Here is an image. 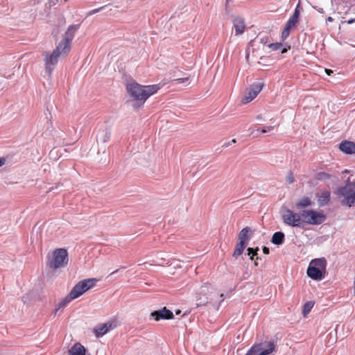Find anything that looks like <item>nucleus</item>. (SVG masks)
Wrapping results in <instances>:
<instances>
[{
    "instance_id": "1",
    "label": "nucleus",
    "mask_w": 355,
    "mask_h": 355,
    "mask_svg": "<svg viewBox=\"0 0 355 355\" xmlns=\"http://www.w3.org/2000/svg\"><path fill=\"white\" fill-rule=\"evenodd\" d=\"M78 29V25H71L65 32L62 40L56 46L52 53L45 52L44 64L46 71L51 74L62 55H66L71 49V42L75 33Z\"/></svg>"
},
{
    "instance_id": "2",
    "label": "nucleus",
    "mask_w": 355,
    "mask_h": 355,
    "mask_svg": "<svg viewBox=\"0 0 355 355\" xmlns=\"http://www.w3.org/2000/svg\"><path fill=\"white\" fill-rule=\"evenodd\" d=\"M126 91L132 102V106L137 110L143 107L146 100L160 89L159 85H141L137 82L126 84Z\"/></svg>"
},
{
    "instance_id": "3",
    "label": "nucleus",
    "mask_w": 355,
    "mask_h": 355,
    "mask_svg": "<svg viewBox=\"0 0 355 355\" xmlns=\"http://www.w3.org/2000/svg\"><path fill=\"white\" fill-rule=\"evenodd\" d=\"M327 261L324 258L312 260L307 268V275L314 280L322 279L326 274Z\"/></svg>"
},
{
    "instance_id": "4",
    "label": "nucleus",
    "mask_w": 355,
    "mask_h": 355,
    "mask_svg": "<svg viewBox=\"0 0 355 355\" xmlns=\"http://www.w3.org/2000/svg\"><path fill=\"white\" fill-rule=\"evenodd\" d=\"M68 261L69 255L67 250L64 248H57L49 257L48 265L51 268L55 270L65 267Z\"/></svg>"
},
{
    "instance_id": "5",
    "label": "nucleus",
    "mask_w": 355,
    "mask_h": 355,
    "mask_svg": "<svg viewBox=\"0 0 355 355\" xmlns=\"http://www.w3.org/2000/svg\"><path fill=\"white\" fill-rule=\"evenodd\" d=\"M338 194L343 197L341 204L351 207L355 205V182H347L338 190Z\"/></svg>"
},
{
    "instance_id": "6",
    "label": "nucleus",
    "mask_w": 355,
    "mask_h": 355,
    "mask_svg": "<svg viewBox=\"0 0 355 355\" xmlns=\"http://www.w3.org/2000/svg\"><path fill=\"white\" fill-rule=\"evenodd\" d=\"M303 225L308 224L318 225L326 220V216L322 211H318L313 209H304L302 211Z\"/></svg>"
},
{
    "instance_id": "7",
    "label": "nucleus",
    "mask_w": 355,
    "mask_h": 355,
    "mask_svg": "<svg viewBox=\"0 0 355 355\" xmlns=\"http://www.w3.org/2000/svg\"><path fill=\"white\" fill-rule=\"evenodd\" d=\"M282 217L283 222L287 225L298 227H303L302 212L298 214L288 208H285L282 211Z\"/></svg>"
},
{
    "instance_id": "8",
    "label": "nucleus",
    "mask_w": 355,
    "mask_h": 355,
    "mask_svg": "<svg viewBox=\"0 0 355 355\" xmlns=\"http://www.w3.org/2000/svg\"><path fill=\"white\" fill-rule=\"evenodd\" d=\"M302 10V8L300 6V3H298L295 9L294 13L287 21L282 33V38L283 40H286L288 37L292 29H294L297 27L299 23V17Z\"/></svg>"
},
{
    "instance_id": "9",
    "label": "nucleus",
    "mask_w": 355,
    "mask_h": 355,
    "mask_svg": "<svg viewBox=\"0 0 355 355\" xmlns=\"http://www.w3.org/2000/svg\"><path fill=\"white\" fill-rule=\"evenodd\" d=\"M268 349H263L261 344L254 345L245 355H268L276 349V346L273 342H269L268 344Z\"/></svg>"
},
{
    "instance_id": "10",
    "label": "nucleus",
    "mask_w": 355,
    "mask_h": 355,
    "mask_svg": "<svg viewBox=\"0 0 355 355\" xmlns=\"http://www.w3.org/2000/svg\"><path fill=\"white\" fill-rule=\"evenodd\" d=\"M262 83H257L251 85L248 89V91L245 96L243 97L242 102L243 103H248L251 102L260 93V92L262 90Z\"/></svg>"
},
{
    "instance_id": "11",
    "label": "nucleus",
    "mask_w": 355,
    "mask_h": 355,
    "mask_svg": "<svg viewBox=\"0 0 355 355\" xmlns=\"http://www.w3.org/2000/svg\"><path fill=\"white\" fill-rule=\"evenodd\" d=\"M116 327V321H109L103 324H100L94 329L93 331L96 338H101Z\"/></svg>"
},
{
    "instance_id": "12",
    "label": "nucleus",
    "mask_w": 355,
    "mask_h": 355,
    "mask_svg": "<svg viewBox=\"0 0 355 355\" xmlns=\"http://www.w3.org/2000/svg\"><path fill=\"white\" fill-rule=\"evenodd\" d=\"M150 318H153L155 321L160 320H171L174 318L173 312L166 307L160 310L154 311L150 313Z\"/></svg>"
},
{
    "instance_id": "13",
    "label": "nucleus",
    "mask_w": 355,
    "mask_h": 355,
    "mask_svg": "<svg viewBox=\"0 0 355 355\" xmlns=\"http://www.w3.org/2000/svg\"><path fill=\"white\" fill-rule=\"evenodd\" d=\"M209 284L207 283L202 285L200 291L196 294V305L198 306H204L208 302Z\"/></svg>"
},
{
    "instance_id": "14",
    "label": "nucleus",
    "mask_w": 355,
    "mask_h": 355,
    "mask_svg": "<svg viewBox=\"0 0 355 355\" xmlns=\"http://www.w3.org/2000/svg\"><path fill=\"white\" fill-rule=\"evenodd\" d=\"M233 25L235 28L236 35H242L246 28L243 19L239 17H236L233 19Z\"/></svg>"
},
{
    "instance_id": "15",
    "label": "nucleus",
    "mask_w": 355,
    "mask_h": 355,
    "mask_svg": "<svg viewBox=\"0 0 355 355\" xmlns=\"http://www.w3.org/2000/svg\"><path fill=\"white\" fill-rule=\"evenodd\" d=\"M252 235V230L249 227H245L239 233V241L248 245Z\"/></svg>"
},
{
    "instance_id": "16",
    "label": "nucleus",
    "mask_w": 355,
    "mask_h": 355,
    "mask_svg": "<svg viewBox=\"0 0 355 355\" xmlns=\"http://www.w3.org/2000/svg\"><path fill=\"white\" fill-rule=\"evenodd\" d=\"M340 150L346 154L355 153V144L352 141H344L339 145Z\"/></svg>"
},
{
    "instance_id": "17",
    "label": "nucleus",
    "mask_w": 355,
    "mask_h": 355,
    "mask_svg": "<svg viewBox=\"0 0 355 355\" xmlns=\"http://www.w3.org/2000/svg\"><path fill=\"white\" fill-rule=\"evenodd\" d=\"M97 281L98 280L95 278H89L80 281L78 283L80 284L83 292L85 293L93 288L96 285Z\"/></svg>"
},
{
    "instance_id": "18",
    "label": "nucleus",
    "mask_w": 355,
    "mask_h": 355,
    "mask_svg": "<svg viewBox=\"0 0 355 355\" xmlns=\"http://www.w3.org/2000/svg\"><path fill=\"white\" fill-rule=\"evenodd\" d=\"M111 132L108 128H103L98 130L97 141L101 143H107L110 141Z\"/></svg>"
},
{
    "instance_id": "19",
    "label": "nucleus",
    "mask_w": 355,
    "mask_h": 355,
    "mask_svg": "<svg viewBox=\"0 0 355 355\" xmlns=\"http://www.w3.org/2000/svg\"><path fill=\"white\" fill-rule=\"evenodd\" d=\"M85 348L80 343H75L69 350V355H85Z\"/></svg>"
},
{
    "instance_id": "20",
    "label": "nucleus",
    "mask_w": 355,
    "mask_h": 355,
    "mask_svg": "<svg viewBox=\"0 0 355 355\" xmlns=\"http://www.w3.org/2000/svg\"><path fill=\"white\" fill-rule=\"evenodd\" d=\"M330 201V192L329 191H323L318 196V202L320 206H324Z\"/></svg>"
},
{
    "instance_id": "21",
    "label": "nucleus",
    "mask_w": 355,
    "mask_h": 355,
    "mask_svg": "<svg viewBox=\"0 0 355 355\" xmlns=\"http://www.w3.org/2000/svg\"><path fill=\"white\" fill-rule=\"evenodd\" d=\"M85 293L83 292V289L81 288V286H80V284L78 282L71 290L70 293H69L70 295V297L73 298V300H75L82 295H83Z\"/></svg>"
},
{
    "instance_id": "22",
    "label": "nucleus",
    "mask_w": 355,
    "mask_h": 355,
    "mask_svg": "<svg viewBox=\"0 0 355 355\" xmlns=\"http://www.w3.org/2000/svg\"><path fill=\"white\" fill-rule=\"evenodd\" d=\"M73 300V298L70 297V295L68 294L65 297H64L56 306L54 313L56 314L57 312L62 309L63 310L64 308L71 302Z\"/></svg>"
},
{
    "instance_id": "23",
    "label": "nucleus",
    "mask_w": 355,
    "mask_h": 355,
    "mask_svg": "<svg viewBox=\"0 0 355 355\" xmlns=\"http://www.w3.org/2000/svg\"><path fill=\"white\" fill-rule=\"evenodd\" d=\"M312 205V201L309 197H303L296 204L297 209H302L310 207Z\"/></svg>"
},
{
    "instance_id": "24",
    "label": "nucleus",
    "mask_w": 355,
    "mask_h": 355,
    "mask_svg": "<svg viewBox=\"0 0 355 355\" xmlns=\"http://www.w3.org/2000/svg\"><path fill=\"white\" fill-rule=\"evenodd\" d=\"M284 241V234L282 232H275L272 237L271 242L275 245H281Z\"/></svg>"
},
{
    "instance_id": "25",
    "label": "nucleus",
    "mask_w": 355,
    "mask_h": 355,
    "mask_svg": "<svg viewBox=\"0 0 355 355\" xmlns=\"http://www.w3.org/2000/svg\"><path fill=\"white\" fill-rule=\"evenodd\" d=\"M246 246V244L239 241L236 243L234 251L232 254L233 257L237 259L240 255H241Z\"/></svg>"
},
{
    "instance_id": "26",
    "label": "nucleus",
    "mask_w": 355,
    "mask_h": 355,
    "mask_svg": "<svg viewBox=\"0 0 355 355\" xmlns=\"http://www.w3.org/2000/svg\"><path fill=\"white\" fill-rule=\"evenodd\" d=\"M313 302L309 301V302H307L306 303H305L303 306V309H302V313H303V315L305 317L311 311V309L313 308Z\"/></svg>"
},
{
    "instance_id": "27",
    "label": "nucleus",
    "mask_w": 355,
    "mask_h": 355,
    "mask_svg": "<svg viewBox=\"0 0 355 355\" xmlns=\"http://www.w3.org/2000/svg\"><path fill=\"white\" fill-rule=\"evenodd\" d=\"M258 251H259V248L258 247H257L256 248H248V254L249 256H250V258L251 260H253L254 256L257 255V252Z\"/></svg>"
},
{
    "instance_id": "28",
    "label": "nucleus",
    "mask_w": 355,
    "mask_h": 355,
    "mask_svg": "<svg viewBox=\"0 0 355 355\" xmlns=\"http://www.w3.org/2000/svg\"><path fill=\"white\" fill-rule=\"evenodd\" d=\"M331 178V175L325 172H320L318 173L317 178L319 180H325L329 179Z\"/></svg>"
},
{
    "instance_id": "29",
    "label": "nucleus",
    "mask_w": 355,
    "mask_h": 355,
    "mask_svg": "<svg viewBox=\"0 0 355 355\" xmlns=\"http://www.w3.org/2000/svg\"><path fill=\"white\" fill-rule=\"evenodd\" d=\"M294 181H295V178H294L293 173L292 172H290L286 177V182L288 184H292L293 182H294Z\"/></svg>"
},
{
    "instance_id": "30",
    "label": "nucleus",
    "mask_w": 355,
    "mask_h": 355,
    "mask_svg": "<svg viewBox=\"0 0 355 355\" xmlns=\"http://www.w3.org/2000/svg\"><path fill=\"white\" fill-rule=\"evenodd\" d=\"M282 44L281 43H275V44H270L269 45V47L274 51L278 50L281 48Z\"/></svg>"
},
{
    "instance_id": "31",
    "label": "nucleus",
    "mask_w": 355,
    "mask_h": 355,
    "mask_svg": "<svg viewBox=\"0 0 355 355\" xmlns=\"http://www.w3.org/2000/svg\"><path fill=\"white\" fill-rule=\"evenodd\" d=\"M261 134V129L257 128L256 129H253L252 131H251V135L254 137H258Z\"/></svg>"
},
{
    "instance_id": "32",
    "label": "nucleus",
    "mask_w": 355,
    "mask_h": 355,
    "mask_svg": "<svg viewBox=\"0 0 355 355\" xmlns=\"http://www.w3.org/2000/svg\"><path fill=\"white\" fill-rule=\"evenodd\" d=\"M189 80V78H177L175 79L173 81L175 82L178 84L183 83L184 82H187Z\"/></svg>"
},
{
    "instance_id": "33",
    "label": "nucleus",
    "mask_w": 355,
    "mask_h": 355,
    "mask_svg": "<svg viewBox=\"0 0 355 355\" xmlns=\"http://www.w3.org/2000/svg\"><path fill=\"white\" fill-rule=\"evenodd\" d=\"M104 8H105V6H101V7H100L98 8L94 9V10H91L89 12V15H94L95 13H97V12H100L101 10H102Z\"/></svg>"
},
{
    "instance_id": "34",
    "label": "nucleus",
    "mask_w": 355,
    "mask_h": 355,
    "mask_svg": "<svg viewBox=\"0 0 355 355\" xmlns=\"http://www.w3.org/2000/svg\"><path fill=\"white\" fill-rule=\"evenodd\" d=\"M274 129L273 126H268L265 128L261 129V133H266L268 131H271Z\"/></svg>"
},
{
    "instance_id": "35",
    "label": "nucleus",
    "mask_w": 355,
    "mask_h": 355,
    "mask_svg": "<svg viewBox=\"0 0 355 355\" xmlns=\"http://www.w3.org/2000/svg\"><path fill=\"white\" fill-rule=\"evenodd\" d=\"M268 343H261V348L263 349H268V345L267 344Z\"/></svg>"
},
{
    "instance_id": "36",
    "label": "nucleus",
    "mask_w": 355,
    "mask_h": 355,
    "mask_svg": "<svg viewBox=\"0 0 355 355\" xmlns=\"http://www.w3.org/2000/svg\"><path fill=\"white\" fill-rule=\"evenodd\" d=\"M263 252L264 254H269V248H267V247H263Z\"/></svg>"
},
{
    "instance_id": "37",
    "label": "nucleus",
    "mask_w": 355,
    "mask_h": 355,
    "mask_svg": "<svg viewBox=\"0 0 355 355\" xmlns=\"http://www.w3.org/2000/svg\"><path fill=\"white\" fill-rule=\"evenodd\" d=\"M325 72L327 75L330 76L333 73V71L329 69H325Z\"/></svg>"
},
{
    "instance_id": "38",
    "label": "nucleus",
    "mask_w": 355,
    "mask_h": 355,
    "mask_svg": "<svg viewBox=\"0 0 355 355\" xmlns=\"http://www.w3.org/2000/svg\"><path fill=\"white\" fill-rule=\"evenodd\" d=\"M5 161H6V160H5V158H3V157H1V158H0V166H1L2 165H3V164H4Z\"/></svg>"
},
{
    "instance_id": "39",
    "label": "nucleus",
    "mask_w": 355,
    "mask_h": 355,
    "mask_svg": "<svg viewBox=\"0 0 355 355\" xmlns=\"http://www.w3.org/2000/svg\"><path fill=\"white\" fill-rule=\"evenodd\" d=\"M348 24H351L352 23H354L355 22V18H353V19H349L348 21H346Z\"/></svg>"
},
{
    "instance_id": "40",
    "label": "nucleus",
    "mask_w": 355,
    "mask_h": 355,
    "mask_svg": "<svg viewBox=\"0 0 355 355\" xmlns=\"http://www.w3.org/2000/svg\"><path fill=\"white\" fill-rule=\"evenodd\" d=\"M327 21L332 22L334 21V19L331 17H328L327 19Z\"/></svg>"
},
{
    "instance_id": "41",
    "label": "nucleus",
    "mask_w": 355,
    "mask_h": 355,
    "mask_svg": "<svg viewBox=\"0 0 355 355\" xmlns=\"http://www.w3.org/2000/svg\"><path fill=\"white\" fill-rule=\"evenodd\" d=\"M236 142V140L235 139H233L232 141H231V143L232 144H235Z\"/></svg>"
},
{
    "instance_id": "42",
    "label": "nucleus",
    "mask_w": 355,
    "mask_h": 355,
    "mask_svg": "<svg viewBox=\"0 0 355 355\" xmlns=\"http://www.w3.org/2000/svg\"><path fill=\"white\" fill-rule=\"evenodd\" d=\"M286 51H287V50H286V49H284L282 51V53H284L286 52Z\"/></svg>"
},
{
    "instance_id": "43",
    "label": "nucleus",
    "mask_w": 355,
    "mask_h": 355,
    "mask_svg": "<svg viewBox=\"0 0 355 355\" xmlns=\"http://www.w3.org/2000/svg\"><path fill=\"white\" fill-rule=\"evenodd\" d=\"M12 75H13V73H12V75H10V76H6V78H8H8H11V77H12Z\"/></svg>"
},
{
    "instance_id": "44",
    "label": "nucleus",
    "mask_w": 355,
    "mask_h": 355,
    "mask_svg": "<svg viewBox=\"0 0 355 355\" xmlns=\"http://www.w3.org/2000/svg\"><path fill=\"white\" fill-rule=\"evenodd\" d=\"M254 265H255V266H257V265H258V263H257V261H255V262H254Z\"/></svg>"
},
{
    "instance_id": "45",
    "label": "nucleus",
    "mask_w": 355,
    "mask_h": 355,
    "mask_svg": "<svg viewBox=\"0 0 355 355\" xmlns=\"http://www.w3.org/2000/svg\"><path fill=\"white\" fill-rule=\"evenodd\" d=\"M229 0H227V2H228Z\"/></svg>"
}]
</instances>
